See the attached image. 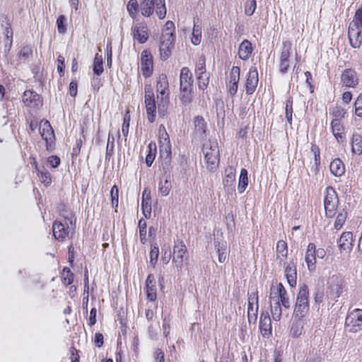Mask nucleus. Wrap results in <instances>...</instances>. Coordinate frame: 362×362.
<instances>
[{"label":"nucleus","instance_id":"nucleus-20","mask_svg":"<svg viewBox=\"0 0 362 362\" xmlns=\"http://www.w3.org/2000/svg\"><path fill=\"white\" fill-rule=\"evenodd\" d=\"M235 172L232 168H228L225 170V177L223 180V185L225 189L228 192L235 191Z\"/></svg>","mask_w":362,"mask_h":362},{"label":"nucleus","instance_id":"nucleus-21","mask_svg":"<svg viewBox=\"0 0 362 362\" xmlns=\"http://www.w3.org/2000/svg\"><path fill=\"white\" fill-rule=\"evenodd\" d=\"M353 234L351 232H344L339 241V247L341 252L349 253L353 249Z\"/></svg>","mask_w":362,"mask_h":362},{"label":"nucleus","instance_id":"nucleus-46","mask_svg":"<svg viewBox=\"0 0 362 362\" xmlns=\"http://www.w3.org/2000/svg\"><path fill=\"white\" fill-rule=\"evenodd\" d=\"M240 74V68L233 66L230 71L228 81L230 83H239Z\"/></svg>","mask_w":362,"mask_h":362},{"label":"nucleus","instance_id":"nucleus-14","mask_svg":"<svg viewBox=\"0 0 362 362\" xmlns=\"http://www.w3.org/2000/svg\"><path fill=\"white\" fill-rule=\"evenodd\" d=\"M23 102L25 106L37 108L42 105L41 96L36 92L27 90L23 95Z\"/></svg>","mask_w":362,"mask_h":362},{"label":"nucleus","instance_id":"nucleus-2","mask_svg":"<svg viewBox=\"0 0 362 362\" xmlns=\"http://www.w3.org/2000/svg\"><path fill=\"white\" fill-rule=\"evenodd\" d=\"M203 153L207 169L215 171L219 165V149L216 141H209L204 144Z\"/></svg>","mask_w":362,"mask_h":362},{"label":"nucleus","instance_id":"nucleus-40","mask_svg":"<svg viewBox=\"0 0 362 362\" xmlns=\"http://www.w3.org/2000/svg\"><path fill=\"white\" fill-rule=\"evenodd\" d=\"M175 29L174 23L170 21H167L164 25L161 37L167 38V37H169V38H175Z\"/></svg>","mask_w":362,"mask_h":362},{"label":"nucleus","instance_id":"nucleus-3","mask_svg":"<svg viewBox=\"0 0 362 362\" xmlns=\"http://www.w3.org/2000/svg\"><path fill=\"white\" fill-rule=\"evenodd\" d=\"M325 351L323 339L320 334H315L310 341V347L306 356L305 362H322Z\"/></svg>","mask_w":362,"mask_h":362},{"label":"nucleus","instance_id":"nucleus-58","mask_svg":"<svg viewBox=\"0 0 362 362\" xmlns=\"http://www.w3.org/2000/svg\"><path fill=\"white\" fill-rule=\"evenodd\" d=\"M145 288L146 291L147 299L151 302L155 301L157 298L156 286L145 287Z\"/></svg>","mask_w":362,"mask_h":362},{"label":"nucleus","instance_id":"nucleus-37","mask_svg":"<svg viewBox=\"0 0 362 362\" xmlns=\"http://www.w3.org/2000/svg\"><path fill=\"white\" fill-rule=\"evenodd\" d=\"M352 151L360 155L362 153V136L358 134H354L352 136Z\"/></svg>","mask_w":362,"mask_h":362},{"label":"nucleus","instance_id":"nucleus-1","mask_svg":"<svg viewBox=\"0 0 362 362\" xmlns=\"http://www.w3.org/2000/svg\"><path fill=\"white\" fill-rule=\"evenodd\" d=\"M309 309L308 287L305 284H300L294 306L293 316L298 318H303L308 313Z\"/></svg>","mask_w":362,"mask_h":362},{"label":"nucleus","instance_id":"nucleus-30","mask_svg":"<svg viewBox=\"0 0 362 362\" xmlns=\"http://www.w3.org/2000/svg\"><path fill=\"white\" fill-rule=\"evenodd\" d=\"M159 144L160 151H171V145L169 136L164 126L163 125H160L159 127Z\"/></svg>","mask_w":362,"mask_h":362},{"label":"nucleus","instance_id":"nucleus-38","mask_svg":"<svg viewBox=\"0 0 362 362\" xmlns=\"http://www.w3.org/2000/svg\"><path fill=\"white\" fill-rule=\"evenodd\" d=\"M349 28L361 29L362 28V4L356 10L353 21L350 23Z\"/></svg>","mask_w":362,"mask_h":362},{"label":"nucleus","instance_id":"nucleus-54","mask_svg":"<svg viewBox=\"0 0 362 362\" xmlns=\"http://www.w3.org/2000/svg\"><path fill=\"white\" fill-rule=\"evenodd\" d=\"M66 18L64 15H60L57 20V30L61 34L66 32Z\"/></svg>","mask_w":362,"mask_h":362},{"label":"nucleus","instance_id":"nucleus-55","mask_svg":"<svg viewBox=\"0 0 362 362\" xmlns=\"http://www.w3.org/2000/svg\"><path fill=\"white\" fill-rule=\"evenodd\" d=\"M159 248L157 245H153L150 252V263L154 266L158 260Z\"/></svg>","mask_w":362,"mask_h":362},{"label":"nucleus","instance_id":"nucleus-59","mask_svg":"<svg viewBox=\"0 0 362 362\" xmlns=\"http://www.w3.org/2000/svg\"><path fill=\"white\" fill-rule=\"evenodd\" d=\"M156 12L157 16L160 19H163L165 17L166 15V8L165 5V1H162V3L159 5H155Z\"/></svg>","mask_w":362,"mask_h":362},{"label":"nucleus","instance_id":"nucleus-61","mask_svg":"<svg viewBox=\"0 0 362 362\" xmlns=\"http://www.w3.org/2000/svg\"><path fill=\"white\" fill-rule=\"evenodd\" d=\"M114 136H111L110 134L108 135L107 148H106V156H112L114 153Z\"/></svg>","mask_w":362,"mask_h":362},{"label":"nucleus","instance_id":"nucleus-26","mask_svg":"<svg viewBox=\"0 0 362 362\" xmlns=\"http://www.w3.org/2000/svg\"><path fill=\"white\" fill-rule=\"evenodd\" d=\"M160 158L161 159V168L163 172V176L170 175L171 151L160 150Z\"/></svg>","mask_w":362,"mask_h":362},{"label":"nucleus","instance_id":"nucleus-28","mask_svg":"<svg viewBox=\"0 0 362 362\" xmlns=\"http://www.w3.org/2000/svg\"><path fill=\"white\" fill-rule=\"evenodd\" d=\"M348 37L352 47H360L362 43V36L359 29L349 28Z\"/></svg>","mask_w":362,"mask_h":362},{"label":"nucleus","instance_id":"nucleus-60","mask_svg":"<svg viewBox=\"0 0 362 362\" xmlns=\"http://www.w3.org/2000/svg\"><path fill=\"white\" fill-rule=\"evenodd\" d=\"M151 145V143L148 145L149 151L148 153L146 155L145 159L146 163L148 167H151L156 157V150L154 151V152H153Z\"/></svg>","mask_w":362,"mask_h":362},{"label":"nucleus","instance_id":"nucleus-47","mask_svg":"<svg viewBox=\"0 0 362 362\" xmlns=\"http://www.w3.org/2000/svg\"><path fill=\"white\" fill-rule=\"evenodd\" d=\"M197 80L199 89L202 90L204 93L209 83V74L198 76H197Z\"/></svg>","mask_w":362,"mask_h":362},{"label":"nucleus","instance_id":"nucleus-53","mask_svg":"<svg viewBox=\"0 0 362 362\" xmlns=\"http://www.w3.org/2000/svg\"><path fill=\"white\" fill-rule=\"evenodd\" d=\"M111 204L113 208H117L119 203V189L117 185H114L110 191Z\"/></svg>","mask_w":362,"mask_h":362},{"label":"nucleus","instance_id":"nucleus-56","mask_svg":"<svg viewBox=\"0 0 362 362\" xmlns=\"http://www.w3.org/2000/svg\"><path fill=\"white\" fill-rule=\"evenodd\" d=\"M139 235L141 238V242L144 243L146 241V223L144 220L140 219L139 221Z\"/></svg>","mask_w":362,"mask_h":362},{"label":"nucleus","instance_id":"nucleus-35","mask_svg":"<svg viewBox=\"0 0 362 362\" xmlns=\"http://www.w3.org/2000/svg\"><path fill=\"white\" fill-rule=\"evenodd\" d=\"M248 185V173L245 168H242L239 177V182L238 185V190L240 194L245 192Z\"/></svg>","mask_w":362,"mask_h":362},{"label":"nucleus","instance_id":"nucleus-63","mask_svg":"<svg viewBox=\"0 0 362 362\" xmlns=\"http://www.w3.org/2000/svg\"><path fill=\"white\" fill-rule=\"evenodd\" d=\"M38 176H40L42 182L46 185H49L52 182L51 175L48 171L38 170Z\"/></svg>","mask_w":362,"mask_h":362},{"label":"nucleus","instance_id":"nucleus-44","mask_svg":"<svg viewBox=\"0 0 362 362\" xmlns=\"http://www.w3.org/2000/svg\"><path fill=\"white\" fill-rule=\"evenodd\" d=\"M102 56L96 54L93 62V72L95 74L100 76L103 72Z\"/></svg>","mask_w":362,"mask_h":362},{"label":"nucleus","instance_id":"nucleus-39","mask_svg":"<svg viewBox=\"0 0 362 362\" xmlns=\"http://www.w3.org/2000/svg\"><path fill=\"white\" fill-rule=\"evenodd\" d=\"M271 313L274 321H280L282 316V309L279 301H276L274 304L271 303Z\"/></svg>","mask_w":362,"mask_h":362},{"label":"nucleus","instance_id":"nucleus-5","mask_svg":"<svg viewBox=\"0 0 362 362\" xmlns=\"http://www.w3.org/2000/svg\"><path fill=\"white\" fill-rule=\"evenodd\" d=\"M345 329L351 333H356L362 329V310L356 308L349 312L345 320Z\"/></svg>","mask_w":362,"mask_h":362},{"label":"nucleus","instance_id":"nucleus-10","mask_svg":"<svg viewBox=\"0 0 362 362\" xmlns=\"http://www.w3.org/2000/svg\"><path fill=\"white\" fill-rule=\"evenodd\" d=\"M133 38L140 44L145 43L148 38V27L144 23H136L132 27Z\"/></svg>","mask_w":362,"mask_h":362},{"label":"nucleus","instance_id":"nucleus-41","mask_svg":"<svg viewBox=\"0 0 362 362\" xmlns=\"http://www.w3.org/2000/svg\"><path fill=\"white\" fill-rule=\"evenodd\" d=\"M276 255L277 258L281 256L286 258L288 255V246L284 240H279L276 244Z\"/></svg>","mask_w":362,"mask_h":362},{"label":"nucleus","instance_id":"nucleus-49","mask_svg":"<svg viewBox=\"0 0 362 362\" xmlns=\"http://www.w3.org/2000/svg\"><path fill=\"white\" fill-rule=\"evenodd\" d=\"M141 210L143 211L144 216L148 218L151 217V201H148V199H142L141 203Z\"/></svg>","mask_w":362,"mask_h":362},{"label":"nucleus","instance_id":"nucleus-33","mask_svg":"<svg viewBox=\"0 0 362 362\" xmlns=\"http://www.w3.org/2000/svg\"><path fill=\"white\" fill-rule=\"evenodd\" d=\"M164 180H160L158 183V192L163 197H166L169 194L172 189V184L170 181V175L163 176Z\"/></svg>","mask_w":362,"mask_h":362},{"label":"nucleus","instance_id":"nucleus-17","mask_svg":"<svg viewBox=\"0 0 362 362\" xmlns=\"http://www.w3.org/2000/svg\"><path fill=\"white\" fill-rule=\"evenodd\" d=\"M332 132L339 143H343L346 141V134L344 127L339 119H334L331 122Z\"/></svg>","mask_w":362,"mask_h":362},{"label":"nucleus","instance_id":"nucleus-11","mask_svg":"<svg viewBox=\"0 0 362 362\" xmlns=\"http://www.w3.org/2000/svg\"><path fill=\"white\" fill-rule=\"evenodd\" d=\"M168 81L165 74H160L157 80L156 90L158 93V98L160 102L168 103Z\"/></svg>","mask_w":362,"mask_h":362},{"label":"nucleus","instance_id":"nucleus-6","mask_svg":"<svg viewBox=\"0 0 362 362\" xmlns=\"http://www.w3.org/2000/svg\"><path fill=\"white\" fill-rule=\"evenodd\" d=\"M39 131L42 138L45 141L47 149L51 150L54 143V133L49 121L42 119L40 122Z\"/></svg>","mask_w":362,"mask_h":362},{"label":"nucleus","instance_id":"nucleus-12","mask_svg":"<svg viewBox=\"0 0 362 362\" xmlns=\"http://www.w3.org/2000/svg\"><path fill=\"white\" fill-rule=\"evenodd\" d=\"M186 252L187 247L183 241H177L175 243L173 247V262L175 264L177 269H181L182 267L184 256Z\"/></svg>","mask_w":362,"mask_h":362},{"label":"nucleus","instance_id":"nucleus-31","mask_svg":"<svg viewBox=\"0 0 362 362\" xmlns=\"http://www.w3.org/2000/svg\"><path fill=\"white\" fill-rule=\"evenodd\" d=\"M194 133L199 139L204 137L206 124L201 116H197L194 119Z\"/></svg>","mask_w":362,"mask_h":362},{"label":"nucleus","instance_id":"nucleus-19","mask_svg":"<svg viewBox=\"0 0 362 362\" xmlns=\"http://www.w3.org/2000/svg\"><path fill=\"white\" fill-rule=\"evenodd\" d=\"M53 235L59 241H64L69 235V226L65 227L61 221H55L52 225Z\"/></svg>","mask_w":362,"mask_h":362},{"label":"nucleus","instance_id":"nucleus-62","mask_svg":"<svg viewBox=\"0 0 362 362\" xmlns=\"http://www.w3.org/2000/svg\"><path fill=\"white\" fill-rule=\"evenodd\" d=\"M355 114L358 117H362V94H360L354 103Z\"/></svg>","mask_w":362,"mask_h":362},{"label":"nucleus","instance_id":"nucleus-4","mask_svg":"<svg viewBox=\"0 0 362 362\" xmlns=\"http://www.w3.org/2000/svg\"><path fill=\"white\" fill-rule=\"evenodd\" d=\"M338 204L339 199L335 189L332 187H327L324 199L326 217L331 218L335 216Z\"/></svg>","mask_w":362,"mask_h":362},{"label":"nucleus","instance_id":"nucleus-64","mask_svg":"<svg viewBox=\"0 0 362 362\" xmlns=\"http://www.w3.org/2000/svg\"><path fill=\"white\" fill-rule=\"evenodd\" d=\"M226 88L228 90V94H230V96L233 97L237 93L238 88V83L226 82Z\"/></svg>","mask_w":362,"mask_h":362},{"label":"nucleus","instance_id":"nucleus-42","mask_svg":"<svg viewBox=\"0 0 362 362\" xmlns=\"http://www.w3.org/2000/svg\"><path fill=\"white\" fill-rule=\"evenodd\" d=\"M346 217L347 214L344 209L338 213L334 224V227L336 230H340L343 227Z\"/></svg>","mask_w":362,"mask_h":362},{"label":"nucleus","instance_id":"nucleus-29","mask_svg":"<svg viewBox=\"0 0 362 362\" xmlns=\"http://www.w3.org/2000/svg\"><path fill=\"white\" fill-rule=\"evenodd\" d=\"M252 49L251 42L247 40H244L239 46L238 55L240 59L244 61L247 60L252 52Z\"/></svg>","mask_w":362,"mask_h":362},{"label":"nucleus","instance_id":"nucleus-50","mask_svg":"<svg viewBox=\"0 0 362 362\" xmlns=\"http://www.w3.org/2000/svg\"><path fill=\"white\" fill-rule=\"evenodd\" d=\"M311 151L314 155V160L315 165V172L318 171V167L320 164V151L319 147L315 144H312L311 146Z\"/></svg>","mask_w":362,"mask_h":362},{"label":"nucleus","instance_id":"nucleus-25","mask_svg":"<svg viewBox=\"0 0 362 362\" xmlns=\"http://www.w3.org/2000/svg\"><path fill=\"white\" fill-rule=\"evenodd\" d=\"M305 260L309 271H314L315 269L316 255L315 245L313 243H309L308 245Z\"/></svg>","mask_w":362,"mask_h":362},{"label":"nucleus","instance_id":"nucleus-16","mask_svg":"<svg viewBox=\"0 0 362 362\" xmlns=\"http://www.w3.org/2000/svg\"><path fill=\"white\" fill-rule=\"evenodd\" d=\"M259 329L264 338L269 339L272 335V321L268 312H262L261 313Z\"/></svg>","mask_w":362,"mask_h":362},{"label":"nucleus","instance_id":"nucleus-43","mask_svg":"<svg viewBox=\"0 0 362 362\" xmlns=\"http://www.w3.org/2000/svg\"><path fill=\"white\" fill-rule=\"evenodd\" d=\"M292 49V44L290 41L283 42V48L280 56V60H288Z\"/></svg>","mask_w":362,"mask_h":362},{"label":"nucleus","instance_id":"nucleus-34","mask_svg":"<svg viewBox=\"0 0 362 362\" xmlns=\"http://www.w3.org/2000/svg\"><path fill=\"white\" fill-rule=\"evenodd\" d=\"M304 323L302 318H298L292 322L290 334L293 337L297 338L303 334Z\"/></svg>","mask_w":362,"mask_h":362},{"label":"nucleus","instance_id":"nucleus-9","mask_svg":"<svg viewBox=\"0 0 362 362\" xmlns=\"http://www.w3.org/2000/svg\"><path fill=\"white\" fill-rule=\"evenodd\" d=\"M258 309V295L257 292H252L248 294L247 317L250 324L256 322Z\"/></svg>","mask_w":362,"mask_h":362},{"label":"nucleus","instance_id":"nucleus-52","mask_svg":"<svg viewBox=\"0 0 362 362\" xmlns=\"http://www.w3.org/2000/svg\"><path fill=\"white\" fill-rule=\"evenodd\" d=\"M216 247H217V252L218 255V261L221 263H223L225 262L226 257H227V251H226V243H218V245L217 246L215 245Z\"/></svg>","mask_w":362,"mask_h":362},{"label":"nucleus","instance_id":"nucleus-8","mask_svg":"<svg viewBox=\"0 0 362 362\" xmlns=\"http://www.w3.org/2000/svg\"><path fill=\"white\" fill-rule=\"evenodd\" d=\"M259 83L258 71L255 66H251L247 74L245 88L246 94L250 95L253 94Z\"/></svg>","mask_w":362,"mask_h":362},{"label":"nucleus","instance_id":"nucleus-57","mask_svg":"<svg viewBox=\"0 0 362 362\" xmlns=\"http://www.w3.org/2000/svg\"><path fill=\"white\" fill-rule=\"evenodd\" d=\"M138 3L136 0H130L128 2L127 8L132 17H134L137 13Z\"/></svg>","mask_w":362,"mask_h":362},{"label":"nucleus","instance_id":"nucleus-18","mask_svg":"<svg viewBox=\"0 0 362 362\" xmlns=\"http://www.w3.org/2000/svg\"><path fill=\"white\" fill-rule=\"evenodd\" d=\"M175 38H163L160 37V54L163 60H166L171 54V49L173 47Z\"/></svg>","mask_w":362,"mask_h":362},{"label":"nucleus","instance_id":"nucleus-23","mask_svg":"<svg viewBox=\"0 0 362 362\" xmlns=\"http://www.w3.org/2000/svg\"><path fill=\"white\" fill-rule=\"evenodd\" d=\"M192 74L187 67H183L180 75V88H193Z\"/></svg>","mask_w":362,"mask_h":362},{"label":"nucleus","instance_id":"nucleus-7","mask_svg":"<svg viewBox=\"0 0 362 362\" xmlns=\"http://www.w3.org/2000/svg\"><path fill=\"white\" fill-rule=\"evenodd\" d=\"M145 105L148 120L153 123L156 119V106L151 86H145Z\"/></svg>","mask_w":362,"mask_h":362},{"label":"nucleus","instance_id":"nucleus-36","mask_svg":"<svg viewBox=\"0 0 362 362\" xmlns=\"http://www.w3.org/2000/svg\"><path fill=\"white\" fill-rule=\"evenodd\" d=\"M193 88H180V100L185 105H188L192 102Z\"/></svg>","mask_w":362,"mask_h":362},{"label":"nucleus","instance_id":"nucleus-13","mask_svg":"<svg viewBox=\"0 0 362 362\" xmlns=\"http://www.w3.org/2000/svg\"><path fill=\"white\" fill-rule=\"evenodd\" d=\"M343 279L338 276H332L329 281L327 293L333 298H339L342 293Z\"/></svg>","mask_w":362,"mask_h":362},{"label":"nucleus","instance_id":"nucleus-45","mask_svg":"<svg viewBox=\"0 0 362 362\" xmlns=\"http://www.w3.org/2000/svg\"><path fill=\"white\" fill-rule=\"evenodd\" d=\"M256 8V0H246L244 6L245 14L247 16H251L255 13Z\"/></svg>","mask_w":362,"mask_h":362},{"label":"nucleus","instance_id":"nucleus-51","mask_svg":"<svg viewBox=\"0 0 362 362\" xmlns=\"http://www.w3.org/2000/svg\"><path fill=\"white\" fill-rule=\"evenodd\" d=\"M195 74L197 76L207 74L206 73L205 58L200 57L197 63L195 68Z\"/></svg>","mask_w":362,"mask_h":362},{"label":"nucleus","instance_id":"nucleus-15","mask_svg":"<svg viewBox=\"0 0 362 362\" xmlns=\"http://www.w3.org/2000/svg\"><path fill=\"white\" fill-rule=\"evenodd\" d=\"M141 70L144 77H149L153 71V59L147 50H144L141 54Z\"/></svg>","mask_w":362,"mask_h":362},{"label":"nucleus","instance_id":"nucleus-24","mask_svg":"<svg viewBox=\"0 0 362 362\" xmlns=\"http://www.w3.org/2000/svg\"><path fill=\"white\" fill-rule=\"evenodd\" d=\"M285 275L288 284L295 287L297 284V269L296 263L291 260L285 268Z\"/></svg>","mask_w":362,"mask_h":362},{"label":"nucleus","instance_id":"nucleus-32","mask_svg":"<svg viewBox=\"0 0 362 362\" xmlns=\"http://www.w3.org/2000/svg\"><path fill=\"white\" fill-rule=\"evenodd\" d=\"M330 171L336 177H340L345 173V167L339 158L334 159L330 163Z\"/></svg>","mask_w":362,"mask_h":362},{"label":"nucleus","instance_id":"nucleus-27","mask_svg":"<svg viewBox=\"0 0 362 362\" xmlns=\"http://www.w3.org/2000/svg\"><path fill=\"white\" fill-rule=\"evenodd\" d=\"M163 0H143L141 4V14L144 16H150L155 8V5H159Z\"/></svg>","mask_w":362,"mask_h":362},{"label":"nucleus","instance_id":"nucleus-48","mask_svg":"<svg viewBox=\"0 0 362 362\" xmlns=\"http://www.w3.org/2000/svg\"><path fill=\"white\" fill-rule=\"evenodd\" d=\"M201 28L199 27V25L194 24L192 31V43L194 45H198L201 42Z\"/></svg>","mask_w":362,"mask_h":362},{"label":"nucleus","instance_id":"nucleus-22","mask_svg":"<svg viewBox=\"0 0 362 362\" xmlns=\"http://www.w3.org/2000/svg\"><path fill=\"white\" fill-rule=\"evenodd\" d=\"M341 82L346 87L354 88L358 84V78L354 70L347 69L341 74Z\"/></svg>","mask_w":362,"mask_h":362}]
</instances>
